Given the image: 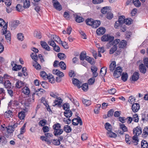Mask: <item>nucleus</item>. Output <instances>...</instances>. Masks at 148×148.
<instances>
[{"label":"nucleus","instance_id":"680f3d73","mask_svg":"<svg viewBox=\"0 0 148 148\" xmlns=\"http://www.w3.org/2000/svg\"><path fill=\"white\" fill-rule=\"evenodd\" d=\"M132 21V20L131 18H128L125 19L124 23L127 25H129L131 24Z\"/></svg>","mask_w":148,"mask_h":148},{"label":"nucleus","instance_id":"39448f33","mask_svg":"<svg viewBox=\"0 0 148 148\" xmlns=\"http://www.w3.org/2000/svg\"><path fill=\"white\" fill-rule=\"evenodd\" d=\"M114 37L112 36L109 35H104L101 38V40L102 41H109V42L111 40H114Z\"/></svg>","mask_w":148,"mask_h":148},{"label":"nucleus","instance_id":"5fc2aeb1","mask_svg":"<svg viewBox=\"0 0 148 148\" xmlns=\"http://www.w3.org/2000/svg\"><path fill=\"white\" fill-rule=\"evenodd\" d=\"M31 56L32 59L35 62H37L38 58L36 53H32L31 54Z\"/></svg>","mask_w":148,"mask_h":148},{"label":"nucleus","instance_id":"dca6fc26","mask_svg":"<svg viewBox=\"0 0 148 148\" xmlns=\"http://www.w3.org/2000/svg\"><path fill=\"white\" fill-rule=\"evenodd\" d=\"M40 44L42 47L45 50L48 51H50V48L46 42L43 41H41L40 42Z\"/></svg>","mask_w":148,"mask_h":148},{"label":"nucleus","instance_id":"e433bc0d","mask_svg":"<svg viewBox=\"0 0 148 148\" xmlns=\"http://www.w3.org/2000/svg\"><path fill=\"white\" fill-rule=\"evenodd\" d=\"M148 135V127H145L143 130L142 136L143 137H147Z\"/></svg>","mask_w":148,"mask_h":148},{"label":"nucleus","instance_id":"bb28decb","mask_svg":"<svg viewBox=\"0 0 148 148\" xmlns=\"http://www.w3.org/2000/svg\"><path fill=\"white\" fill-rule=\"evenodd\" d=\"M74 16L75 18V21L78 23L82 22L84 20L82 17L79 16L77 15H75Z\"/></svg>","mask_w":148,"mask_h":148},{"label":"nucleus","instance_id":"79ce46f5","mask_svg":"<svg viewBox=\"0 0 148 148\" xmlns=\"http://www.w3.org/2000/svg\"><path fill=\"white\" fill-rule=\"evenodd\" d=\"M5 128L6 129L8 132L9 133H12L15 130V129H13L12 126H11V125L7 127H5Z\"/></svg>","mask_w":148,"mask_h":148},{"label":"nucleus","instance_id":"49530a36","mask_svg":"<svg viewBox=\"0 0 148 148\" xmlns=\"http://www.w3.org/2000/svg\"><path fill=\"white\" fill-rule=\"evenodd\" d=\"M22 67L21 65L15 64V65L12 67V69L14 71H17L21 69Z\"/></svg>","mask_w":148,"mask_h":148},{"label":"nucleus","instance_id":"0e129e2a","mask_svg":"<svg viewBox=\"0 0 148 148\" xmlns=\"http://www.w3.org/2000/svg\"><path fill=\"white\" fill-rule=\"evenodd\" d=\"M26 123H25L20 129V134H24L25 132Z\"/></svg>","mask_w":148,"mask_h":148},{"label":"nucleus","instance_id":"a211bd4d","mask_svg":"<svg viewBox=\"0 0 148 148\" xmlns=\"http://www.w3.org/2000/svg\"><path fill=\"white\" fill-rule=\"evenodd\" d=\"M7 141L6 138L4 136H0V144L2 145L6 144Z\"/></svg>","mask_w":148,"mask_h":148},{"label":"nucleus","instance_id":"20e7f679","mask_svg":"<svg viewBox=\"0 0 148 148\" xmlns=\"http://www.w3.org/2000/svg\"><path fill=\"white\" fill-rule=\"evenodd\" d=\"M122 72V70L121 67L120 66L117 67L115 70L114 72L113 75L115 78H118L120 77Z\"/></svg>","mask_w":148,"mask_h":148},{"label":"nucleus","instance_id":"5701e85b","mask_svg":"<svg viewBox=\"0 0 148 148\" xmlns=\"http://www.w3.org/2000/svg\"><path fill=\"white\" fill-rule=\"evenodd\" d=\"M110 11L109 8L107 6L103 7L101 10V13L103 14H106Z\"/></svg>","mask_w":148,"mask_h":148},{"label":"nucleus","instance_id":"c9c22d12","mask_svg":"<svg viewBox=\"0 0 148 148\" xmlns=\"http://www.w3.org/2000/svg\"><path fill=\"white\" fill-rule=\"evenodd\" d=\"M141 145L142 148H148V143L145 140H142Z\"/></svg>","mask_w":148,"mask_h":148},{"label":"nucleus","instance_id":"a19ab883","mask_svg":"<svg viewBox=\"0 0 148 148\" xmlns=\"http://www.w3.org/2000/svg\"><path fill=\"white\" fill-rule=\"evenodd\" d=\"M128 75L127 73H123L121 75V79L124 82L126 81L127 79Z\"/></svg>","mask_w":148,"mask_h":148},{"label":"nucleus","instance_id":"c756f323","mask_svg":"<svg viewBox=\"0 0 148 148\" xmlns=\"http://www.w3.org/2000/svg\"><path fill=\"white\" fill-rule=\"evenodd\" d=\"M106 129L108 132L112 130V127L111 125L108 123H106L105 124Z\"/></svg>","mask_w":148,"mask_h":148},{"label":"nucleus","instance_id":"f257e3e1","mask_svg":"<svg viewBox=\"0 0 148 148\" xmlns=\"http://www.w3.org/2000/svg\"><path fill=\"white\" fill-rule=\"evenodd\" d=\"M35 94V92L32 93V95L29 96L26 98H24L21 102V103L24 106L28 107L30 104L33 103L35 101L34 96Z\"/></svg>","mask_w":148,"mask_h":148},{"label":"nucleus","instance_id":"473e14b6","mask_svg":"<svg viewBox=\"0 0 148 148\" xmlns=\"http://www.w3.org/2000/svg\"><path fill=\"white\" fill-rule=\"evenodd\" d=\"M106 72L107 68L106 67H103L101 69L100 74L101 76H104L106 74Z\"/></svg>","mask_w":148,"mask_h":148},{"label":"nucleus","instance_id":"bf43d9fd","mask_svg":"<svg viewBox=\"0 0 148 148\" xmlns=\"http://www.w3.org/2000/svg\"><path fill=\"white\" fill-rule=\"evenodd\" d=\"M133 121L135 122H138V121L139 118L137 114H134L132 117Z\"/></svg>","mask_w":148,"mask_h":148},{"label":"nucleus","instance_id":"423d86ee","mask_svg":"<svg viewBox=\"0 0 148 148\" xmlns=\"http://www.w3.org/2000/svg\"><path fill=\"white\" fill-rule=\"evenodd\" d=\"M53 5L54 8L56 10L59 11L62 9L61 5L57 0H52Z\"/></svg>","mask_w":148,"mask_h":148},{"label":"nucleus","instance_id":"3c124183","mask_svg":"<svg viewBox=\"0 0 148 148\" xmlns=\"http://www.w3.org/2000/svg\"><path fill=\"white\" fill-rule=\"evenodd\" d=\"M2 1L4 2L7 7L10 6L11 4V0H2Z\"/></svg>","mask_w":148,"mask_h":148},{"label":"nucleus","instance_id":"09e8293b","mask_svg":"<svg viewBox=\"0 0 148 148\" xmlns=\"http://www.w3.org/2000/svg\"><path fill=\"white\" fill-rule=\"evenodd\" d=\"M133 3L136 7H139L141 5L140 2L139 0H133Z\"/></svg>","mask_w":148,"mask_h":148},{"label":"nucleus","instance_id":"8fccbe9b","mask_svg":"<svg viewBox=\"0 0 148 148\" xmlns=\"http://www.w3.org/2000/svg\"><path fill=\"white\" fill-rule=\"evenodd\" d=\"M93 20L92 18L87 19L86 21V22L87 25L92 26L93 21Z\"/></svg>","mask_w":148,"mask_h":148},{"label":"nucleus","instance_id":"b1692460","mask_svg":"<svg viewBox=\"0 0 148 148\" xmlns=\"http://www.w3.org/2000/svg\"><path fill=\"white\" fill-rule=\"evenodd\" d=\"M127 42L126 41L123 40H121L119 44V48H125L127 45Z\"/></svg>","mask_w":148,"mask_h":148},{"label":"nucleus","instance_id":"9b49d317","mask_svg":"<svg viewBox=\"0 0 148 148\" xmlns=\"http://www.w3.org/2000/svg\"><path fill=\"white\" fill-rule=\"evenodd\" d=\"M19 21L18 20L15 21L11 23L10 25L11 29H14L18 26L19 24Z\"/></svg>","mask_w":148,"mask_h":148},{"label":"nucleus","instance_id":"774afa93","mask_svg":"<svg viewBox=\"0 0 148 148\" xmlns=\"http://www.w3.org/2000/svg\"><path fill=\"white\" fill-rule=\"evenodd\" d=\"M17 38L19 40L22 41L23 40L24 36L22 34L20 33L17 35Z\"/></svg>","mask_w":148,"mask_h":148},{"label":"nucleus","instance_id":"2eb2a0df","mask_svg":"<svg viewBox=\"0 0 148 148\" xmlns=\"http://www.w3.org/2000/svg\"><path fill=\"white\" fill-rule=\"evenodd\" d=\"M53 73L58 76L62 77L64 76L63 72L60 71L58 69H53Z\"/></svg>","mask_w":148,"mask_h":148},{"label":"nucleus","instance_id":"2f4dec72","mask_svg":"<svg viewBox=\"0 0 148 148\" xmlns=\"http://www.w3.org/2000/svg\"><path fill=\"white\" fill-rule=\"evenodd\" d=\"M116 66V62L113 61L110 64L109 69L110 71H113L114 69Z\"/></svg>","mask_w":148,"mask_h":148},{"label":"nucleus","instance_id":"0eeeda50","mask_svg":"<svg viewBox=\"0 0 148 148\" xmlns=\"http://www.w3.org/2000/svg\"><path fill=\"white\" fill-rule=\"evenodd\" d=\"M120 40L117 39L114 40H111L107 45V46L108 48H109L111 47V46L114 45H117L120 42Z\"/></svg>","mask_w":148,"mask_h":148},{"label":"nucleus","instance_id":"1a4fd4ad","mask_svg":"<svg viewBox=\"0 0 148 148\" xmlns=\"http://www.w3.org/2000/svg\"><path fill=\"white\" fill-rule=\"evenodd\" d=\"M133 132L134 134L136 136H139L142 132L141 128L139 127H137L133 129Z\"/></svg>","mask_w":148,"mask_h":148},{"label":"nucleus","instance_id":"7ed1b4c3","mask_svg":"<svg viewBox=\"0 0 148 148\" xmlns=\"http://www.w3.org/2000/svg\"><path fill=\"white\" fill-rule=\"evenodd\" d=\"M7 24H5L3 27V29H2V33L3 34H4L5 38L7 40L8 42H10L11 40V33L10 31H7Z\"/></svg>","mask_w":148,"mask_h":148},{"label":"nucleus","instance_id":"c85d7f7f","mask_svg":"<svg viewBox=\"0 0 148 148\" xmlns=\"http://www.w3.org/2000/svg\"><path fill=\"white\" fill-rule=\"evenodd\" d=\"M23 6L25 8H27L30 6V2L29 0H23Z\"/></svg>","mask_w":148,"mask_h":148},{"label":"nucleus","instance_id":"ddd939ff","mask_svg":"<svg viewBox=\"0 0 148 148\" xmlns=\"http://www.w3.org/2000/svg\"><path fill=\"white\" fill-rule=\"evenodd\" d=\"M140 106L138 103H134L132 107V109L133 111L134 112H136L138 111L140 108Z\"/></svg>","mask_w":148,"mask_h":148},{"label":"nucleus","instance_id":"4c0bfd02","mask_svg":"<svg viewBox=\"0 0 148 148\" xmlns=\"http://www.w3.org/2000/svg\"><path fill=\"white\" fill-rule=\"evenodd\" d=\"M82 101L83 103L86 106H89L90 105L91 103V101L89 100L83 98Z\"/></svg>","mask_w":148,"mask_h":148},{"label":"nucleus","instance_id":"69168bd1","mask_svg":"<svg viewBox=\"0 0 148 148\" xmlns=\"http://www.w3.org/2000/svg\"><path fill=\"white\" fill-rule=\"evenodd\" d=\"M33 66L35 68L38 70H39L41 68L40 65L37 62H36L34 64Z\"/></svg>","mask_w":148,"mask_h":148},{"label":"nucleus","instance_id":"a878e982","mask_svg":"<svg viewBox=\"0 0 148 148\" xmlns=\"http://www.w3.org/2000/svg\"><path fill=\"white\" fill-rule=\"evenodd\" d=\"M4 116L5 117L7 118L12 117L13 116L12 112L10 110H8L4 113Z\"/></svg>","mask_w":148,"mask_h":148},{"label":"nucleus","instance_id":"864d4df0","mask_svg":"<svg viewBox=\"0 0 148 148\" xmlns=\"http://www.w3.org/2000/svg\"><path fill=\"white\" fill-rule=\"evenodd\" d=\"M23 8L24 7H23L22 5L19 4H18L16 7V10L18 12L22 11Z\"/></svg>","mask_w":148,"mask_h":148},{"label":"nucleus","instance_id":"338daca9","mask_svg":"<svg viewBox=\"0 0 148 148\" xmlns=\"http://www.w3.org/2000/svg\"><path fill=\"white\" fill-rule=\"evenodd\" d=\"M48 43L49 45L52 46L53 47L56 45L54 41L52 39L50 40L48 42Z\"/></svg>","mask_w":148,"mask_h":148},{"label":"nucleus","instance_id":"6ab92c4d","mask_svg":"<svg viewBox=\"0 0 148 148\" xmlns=\"http://www.w3.org/2000/svg\"><path fill=\"white\" fill-rule=\"evenodd\" d=\"M22 92L26 95H29L30 93L29 88L27 86L24 87L22 89Z\"/></svg>","mask_w":148,"mask_h":148},{"label":"nucleus","instance_id":"4468645a","mask_svg":"<svg viewBox=\"0 0 148 148\" xmlns=\"http://www.w3.org/2000/svg\"><path fill=\"white\" fill-rule=\"evenodd\" d=\"M106 32L105 29L102 27L98 28L96 31L97 33L99 35H101L103 34Z\"/></svg>","mask_w":148,"mask_h":148},{"label":"nucleus","instance_id":"e2e57ef3","mask_svg":"<svg viewBox=\"0 0 148 148\" xmlns=\"http://www.w3.org/2000/svg\"><path fill=\"white\" fill-rule=\"evenodd\" d=\"M50 96L53 98H56V99L59 97L58 96L59 95L57 93L55 92L54 93L53 92H51L50 93Z\"/></svg>","mask_w":148,"mask_h":148},{"label":"nucleus","instance_id":"6e6552de","mask_svg":"<svg viewBox=\"0 0 148 148\" xmlns=\"http://www.w3.org/2000/svg\"><path fill=\"white\" fill-rule=\"evenodd\" d=\"M72 124L73 125H77L78 124L80 125H82V122L80 117H78L77 119H74L72 120Z\"/></svg>","mask_w":148,"mask_h":148},{"label":"nucleus","instance_id":"f3484780","mask_svg":"<svg viewBox=\"0 0 148 148\" xmlns=\"http://www.w3.org/2000/svg\"><path fill=\"white\" fill-rule=\"evenodd\" d=\"M139 74L137 72H134L132 76V79L133 81H136L138 80L139 77Z\"/></svg>","mask_w":148,"mask_h":148},{"label":"nucleus","instance_id":"052dcab7","mask_svg":"<svg viewBox=\"0 0 148 148\" xmlns=\"http://www.w3.org/2000/svg\"><path fill=\"white\" fill-rule=\"evenodd\" d=\"M40 75L43 79H46L47 75L45 72L44 71H41L40 72Z\"/></svg>","mask_w":148,"mask_h":148},{"label":"nucleus","instance_id":"603ef678","mask_svg":"<svg viewBox=\"0 0 148 148\" xmlns=\"http://www.w3.org/2000/svg\"><path fill=\"white\" fill-rule=\"evenodd\" d=\"M86 53L84 52H82L79 56L80 59L81 60H84L85 59H86Z\"/></svg>","mask_w":148,"mask_h":148},{"label":"nucleus","instance_id":"4be33fe9","mask_svg":"<svg viewBox=\"0 0 148 148\" xmlns=\"http://www.w3.org/2000/svg\"><path fill=\"white\" fill-rule=\"evenodd\" d=\"M15 84V87L16 88H20L24 86V83L21 81L17 80Z\"/></svg>","mask_w":148,"mask_h":148},{"label":"nucleus","instance_id":"6e6d98bb","mask_svg":"<svg viewBox=\"0 0 148 148\" xmlns=\"http://www.w3.org/2000/svg\"><path fill=\"white\" fill-rule=\"evenodd\" d=\"M18 116L20 119H23L25 117L24 112H19L18 114Z\"/></svg>","mask_w":148,"mask_h":148},{"label":"nucleus","instance_id":"f03ea898","mask_svg":"<svg viewBox=\"0 0 148 148\" xmlns=\"http://www.w3.org/2000/svg\"><path fill=\"white\" fill-rule=\"evenodd\" d=\"M53 127L54 130L53 134L56 136H58L60 135L63 132V130L61 129V126L59 123H57L54 124Z\"/></svg>","mask_w":148,"mask_h":148},{"label":"nucleus","instance_id":"f8f14e48","mask_svg":"<svg viewBox=\"0 0 148 148\" xmlns=\"http://www.w3.org/2000/svg\"><path fill=\"white\" fill-rule=\"evenodd\" d=\"M72 81L73 84L77 86L79 88H81V82H80L78 79L73 78L72 79Z\"/></svg>","mask_w":148,"mask_h":148},{"label":"nucleus","instance_id":"c03bdc74","mask_svg":"<svg viewBox=\"0 0 148 148\" xmlns=\"http://www.w3.org/2000/svg\"><path fill=\"white\" fill-rule=\"evenodd\" d=\"M120 127L121 129L123 132H125L127 131V128L125 125L123 124H119Z\"/></svg>","mask_w":148,"mask_h":148},{"label":"nucleus","instance_id":"4d7b16f0","mask_svg":"<svg viewBox=\"0 0 148 148\" xmlns=\"http://www.w3.org/2000/svg\"><path fill=\"white\" fill-rule=\"evenodd\" d=\"M47 122V121L45 119H43L40 121L38 123V125L42 126H44L46 124Z\"/></svg>","mask_w":148,"mask_h":148},{"label":"nucleus","instance_id":"f704fd0d","mask_svg":"<svg viewBox=\"0 0 148 148\" xmlns=\"http://www.w3.org/2000/svg\"><path fill=\"white\" fill-rule=\"evenodd\" d=\"M107 135L109 137L113 138H115L117 136V135L115 133L112 132V131L108 132Z\"/></svg>","mask_w":148,"mask_h":148},{"label":"nucleus","instance_id":"412c9836","mask_svg":"<svg viewBox=\"0 0 148 148\" xmlns=\"http://www.w3.org/2000/svg\"><path fill=\"white\" fill-rule=\"evenodd\" d=\"M64 114V115L67 118H69L72 116V113L71 110L67 109L65 111Z\"/></svg>","mask_w":148,"mask_h":148},{"label":"nucleus","instance_id":"cd10ccee","mask_svg":"<svg viewBox=\"0 0 148 148\" xmlns=\"http://www.w3.org/2000/svg\"><path fill=\"white\" fill-rule=\"evenodd\" d=\"M92 27L93 28H97L101 24V22L99 21H93Z\"/></svg>","mask_w":148,"mask_h":148},{"label":"nucleus","instance_id":"a18cd8bd","mask_svg":"<svg viewBox=\"0 0 148 148\" xmlns=\"http://www.w3.org/2000/svg\"><path fill=\"white\" fill-rule=\"evenodd\" d=\"M81 86L82 89L85 91L87 90L88 89V84L87 83L83 84Z\"/></svg>","mask_w":148,"mask_h":148},{"label":"nucleus","instance_id":"aec40b11","mask_svg":"<svg viewBox=\"0 0 148 148\" xmlns=\"http://www.w3.org/2000/svg\"><path fill=\"white\" fill-rule=\"evenodd\" d=\"M139 69L140 71L143 74L145 73L146 72V67L143 64H141L140 65Z\"/></svg>","mask_w":148,"mask_h":148},{"label":"nucleus","instance_id":"13d9d810","mask_svg":"<svg viewBox=\"0 0 148 148\" xmlns=\"http://www.w3.org/2000/svg\"><path fill=\"white\" fill-rule=\"evenodd\" d=\"M40 138L43 141H45L49 143H51L50 140L49 139L47 138L46 136H41L40 137Z\"/></svg>","mask_w":148,"mask_h":148},{"label":"nucleus","instance_id":"37998d69","mask_svg":"<svg viewBox=\"0 0 148 148\" xmlns=\"http://www.w3.org/2000/svg\"><path fill=\"white\" fill-rule=\"evenodd\" d=\"M58 65L63 70L66 69V65L63 62L61 61L59 63Z\"/></svg>","mask_w":148,"mask_h":148},{"label":"nucleus","instance_id":"393cba45","mask_svg":"<svg viewBox=\"0 0 148 148\" xmlns=\"http://www.w3.org/2000/svg\"><path fill=\"white\" fill-rule=\"evenodd\" d=\"M4 85L7 89H9L13 87L10 81L8 80H6L4 83Z\"/></svg>","mask_w":148,"mask_h":148},{"label":"nucleus","instance_id":"7c9ffc66","mask_svg":"<svg viewBox=\"0 0 148 148\" xmlns=\"http://www.w3.org/2000/svg\"><path fill=\"white\" fill-rule=\"evenodd\" d=\"M125 17L123 16H119L118 20V21H116V23H120L122 25L123 24L125 23Z\"/></svg>","mask_w":148,"mask_h":148},{"label":"nucleus","instance_id":"72a5a7b5","mask_svg":"<svg viewBox=\"0 0 148 148\" xmlns=\"http://www.w3.org/2000/svg\"><path fill=\"white\" fill-rule=\"evenodd\" d=\"M66 133H70L72 130L70 126L69 125H65L64 126L63 130Z\"/></svg>","mask_w":148,"mask_h":148},{"label":"nucleus","instance_id":"58836bf2","mask_svg":"<svg viewBox=\"0 0 148 148\" xmlns=\"http://www.w3.org/2000/svg\"><path fill=\"white\" fill-rule=\"evenodd\" d=\"M86 60L91 64H95L94 60L88 56H87L86 58Z\"/></svg>","mask_w":148,"mask_h":148},{"label":"nucleus","instance_id":"9d476101","mask_svg":"<svg viewBox=\"0 0 148 148\" xmlns=\"http://www.w3.org/2000/svg\"><path fill=\"white\" fill-rule=\"evenodd\" d=\"M62 102V100L60 97L57 98L54 101L53 106H55L58 105L59 106Z\"/></svg>","mask_w":148,"mask_h":148},{"label":"nucleus","instance_id":"de8ad7c7","mask_svg":"<svg viewBox=\"0 0 148 148\" xmlns=\"http://www.w3.org/2000/svg\"><path fill=\"white\" fill-rule=\"evenodd\" d=\"M58 56L60 60H63L66 58L65 54L62 53H59L58 54Z\"/></svg>","mask_w":148,"mask_h":148},{"label":"nucleus","instance_id":"ea45409f","mask_svg":"<svg viewBox=\"0 0 148 148\" xmlns=\"http://www.w3.org/2000/svg\"><path fill=\"white\" fill-rule=\"evenodd\" d=\"M117 47V45H113V47L110 50V54H113L116 51Z\"/></svg>","mask_w":148,"mask_h":148}]
</instances>
